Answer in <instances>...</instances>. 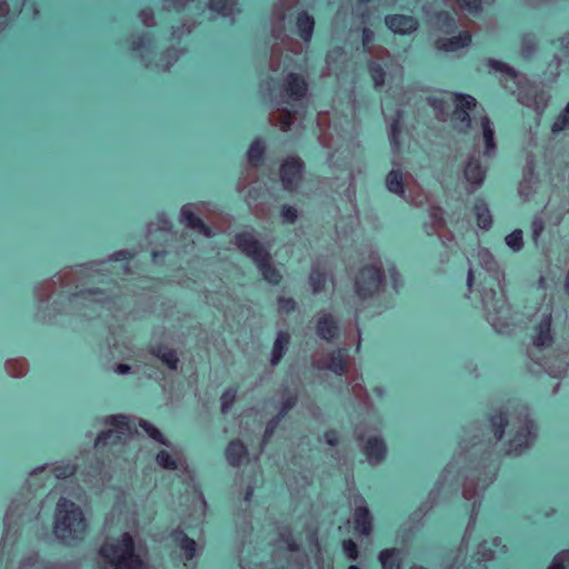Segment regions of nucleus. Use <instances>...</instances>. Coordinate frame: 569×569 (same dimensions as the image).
I'll return each mask as SVG.
<instances>
[{
  "label": "nucleus",
  "mask_w": 569,
  "mask_h": 569,
  "mask_svg": "<svg viewBox=\"0 0 569 569\" xmlns=\"http://www.w3.org/2000/svg\"><path fill=\"white\" fill-rule=\"evenodd\" d=\"M104 423L112 426L114 429L98 435L94 447L99 456L91 458L81 471L82 481L86 485L102 478L107 462L117 458V453L123 450L126 438L137 431L136 423L123 415L109 416Z\"/></svg>",
  "instance_id": "f257e3e1"
},
{
  "label": "nucleus",
  "mask_w": 569,
  "mask_h": 569,
  "mask_svg": "<svg viewBox=\"0 0 569 569\" xmlns=\"http://www.w3.org/2000/svg\"><path fill=\"white\" fill-rule=\"evenodd\" d=\"M53 531L57 539L64 543L82 540L87 531L82 509L73 501L61 497L56 506Z\"/></svg>",
  "instance_id": "f03ea898"
},
{
  "label": "nucleus",
  "mask_w": 569,
  "mask_h": 569,
  "mask_svg": "<svg viewBox=\"0 0 569 569\" xmlns=\"http://www.w3.org/2000/svg\"><path fill=\"white\" fill-rule=\"evenodd\" d=\"M98 553L112 569H148L147 562L136 552V542L130 532L106 540Z\"/></svg>",
  "instance_id": "7ed1b4c3"
},
{
  "label": "nucleus",
  "mask_w": 569,
  "mask_h": 569,
  "mask_svg": "<svg viewBox=\"0 0 569 569\" xmlns=\"http://www.w3.org/2000/svg\"><path fill=\"white\" fill-rule=\"evenodd\" d=\"M385 281L382 269L376 264H366L357 273L355 292L361 299L372 298Z\"/></svg>",
  "instance_id": "20e7f679"
},
{
  "label": "nucleus",
  "mask_w": 569,
  "mask_h": 569,
  "mask_svg": "<svg viewBox=\"0 0 569 569\" xmlns=\"http://www.w3.org/2000/svg\"><path fill=\"white\" fill-rule=\"evenodd\" d=\"M451 98L455 103L452 121L457 126L468 130L472 122L470 112L477 107L476 98L461 92H451Z\"/></svg>",
  "instance_id": "39448f33"
},
{
  "label": "nucleus",
  "mask_w": 569,
  "mask_h": 569,
  "mask_svg": "<svg viewBox=\"0 0 569 569\" xmlns=\"http://www.w3.org/2000/svg\"><path fill=\"white\" fill-rule=\"evenodd\" d=\"M305 163L299 157H288L280 166L279 173L287 191H293L301 182Z\"/></svg>",
  "instance_id": "423d86ee"
},
{
  "label": "nucleus",
  "mask_w": 569,
  "mask_h": 569,
  "mask_svg": "<svg viewBox=\"0 0 569 569\" xmlns=\"http://www.w3.org/2000/svg\"><path fill=\"white\" fill-rule=\"evenodd\" d=\"M234 243L238 249L249 257L254 263L269 252L250 231L236 233Z\"/></svg>",
  "instance_id": "0eeeda50"
},
{
  "label": "nucleus",
  "mask_w": 569,
  "mask_h": 569,
  "mask_svg": "<svg viewBox=\"0 0 569 569\" xmlns=\"http://www.w3.org/2000/svg\"><path fill=\"white\" fill-rule=\"evenodd\" d=\"M385 23L389 30L400 36L411 34L419 27V22L415 17L401 13L387 14Z\"/></svg>",
  "instance_id": "6e6552de"
},
{
  "label": "nucleus",
  "mask_w": 569,
  "mask_h": 569,
  "mask_svg": "<svg viewBox=\"0 0 569 569\" xmlns=\"http://www.w3.org/2000/svg\"><path fill=\"white\" fill-rule=\"evenodd\" d=\"M532 428L533 423L530 420L520 426L515 436L509 440L507 451L515 456H520L529 449L533 439Z\"/></svg>",
  "instance_id": "1a4fd4ad"
},
{
  "label": "nucleus",
  "mask_w": 569,
  "mask_h": 569,
  "mask_svg": "<svg viewBox=\"0 0 569 569\" xmlns=\"http://www.w3.org/2000/svg\"><path fill=\"white\" fill-rule=\"evenodd\" d=\"M282 89L289 99L300 101L308 93V82L302 74L289 72L283 79Z\"/></svg>",
  "instance_id": "9d476101"
},
{
  "label": "nucleus",
  "mask_w": 569,
  "mask_h": 569,
  "mask_svg": "<svg viewBox=\"0 0 569 569\" xmlns=\"http://www.w3.org/2000/svg\"><path fill=\"white\" fill-rule=\"evenodd\" d=\"M472 42V36L469 31H459L457 36L451 38H438L435 42V47L438 51L442 52H455L459 49L467 48Z\"/></svg>",
  "instance_id": "9b49d317"
},
{
  "label": "nucleus",
  "mask_w": 569,
  "mask_h": 569,
  "mask_svg": "<svg viewBox=\"0 0 569 569\" xmlns=\"http://www.w3.org/2000/svg\"><path fill=\"white\" fill-rule=\"evenodd\" d=\"M552 316L548 311L543 313L539 323L533 328L535 335L532 336V342L538 348L549 347L553 342L551 332Z\"/></svg>",
  "instance_id": "f8f14e48"
},
{
  "label": "nucleus",
  "mask_w": 569,
  "mask_h": 569,
  "mask_svg": "<svg viewBox=\"0 0 569 569\" xmlns=\"http://www.w3.org/2000/svg\"><path fill=\"white\" fill-rule=\"evenodd\" d=\"M316 332L320 339L332 342L340 335L338 321L331 315H323L317 320Z\"/></svg>",
  "instance_id": "ddd939ff"
},
{
  "label": "nucleus",
  "mask_w": 569,
  "mask_h": 569,
  "mask_svg": "<svg viewBox=\"0 0 569 569\" xmlns=\"http://www.w3.org/2000/svg\"><path fill=\"white\" fill-rule=\"evenodd\" d=\"M224 456L231 467H240L248 460L247 446L240 439L230 440L226 447Z\"/></svg>",
  "instance_id": "4468645a"
},
{
  "label": "nucleus",
  "mask_w": 569,
  "mask_h": 569,
  "mask_svg": "<svg viewBox=\"0 0 569 569\" xmlns=\"http://www.w3.org/2000/svg\"><path fill=\"white\" fill-rule=\"evenodd\" d=\"M170 538L184 553L186 560L191 561L197 553V543L181 528L170 532Z\"/></svg>",
  "instance_id": "2eb2a0df"
},
{
  "label": "nucleus",
  "mask_w": 569,
  "mask_h": 569,
  "mask_svg": "<svg viewBox=\"0 0 569 569\" xmlns=\"http://www.w3.org/2000/svg\"><path fill=\"white\" fill-rule=\"evenodd\" d=\"M463 176L467 182L476 189L482 184L486 178V169L482 167L478 158L472 157L463 168Z\"/></svg>",
  "instance_id": "dca6fc26"
},
{
  "label": "nucleus",
  "mask_w": 569,
  "mask_h": 569,
  "mask_svg": "<svg viewBox=\"0 0 569 569\" xmlns=\"http://www.w3.org/2000/svg\"><path fill=\"white\" fill-rule=\"evenodd\" d=\"M363 453L371 462H381L387 456V445L379 437H369L363 446Z\"/></svg>",
  "instance_id": "f3484780"
},
{
  "label": "nucleus",
  "mask_w": 569,
  "mask_h": 569,
  "mask_svg": "<svg viewBox=\"0 0 569 569\" xmlns=\"http://www.w3.org/2000/svg\"><path fill=\"white\" fill-rule=\"evenodd\" d=\"M372 516L366 505L357 506L353 511V528L361 536H369L372 531Z\"/></svg>",
  "instance_id": "a211bd4d"
},
{
  "label": "nucleus",
  "mask_w": 569,
  "mask_h": 569,
  "mask_svg": "<svg viewBox=\"0 0 569 569\" xmlns=\"http://www.w3.org/2000/svg\"><path fill=\"white\" fill-rule=\"evenodd\" d=\"M257 268L261 272L262 278L272 286H278L282 280V274L273 266L270 252L264 254L256 262Z\"/></svg>",
  "instance_id": "6ab92c4d"
},
{
  "label": "nucleus",
  "mask_w": 569,
  "mask_h": 569,
  "mask_svg": "<svg viewBox=\"0 0 569 569\" xmlns=\"http://www.w3.org/2000/svg\"><path fill=\"white\" fill-rule=\"evenodd\" d=\"M296 27L298 36L305 41L310 42L315 31V19L306 10H301L296 16Z\"/></svg>",
  "instance_id": "aec40b11"
},
{
  "label": "nucleus",
  "mask_w": 569,
  "mask_h": 569,
  "mask_svg": "<svg viewBox=\"0 0 569 569\" xmlns=\"http://www.w3.org/2000/svg\"><path fill=\"white\" fill-rule=\"evenodd\" d=\"M180 220L189 228L198 231L199 233L210 237L211 228L204 223V221L198 217L190 209L183 207L180 211Z\"/></svg>",
  "instance_id": "412c9836"
},
{
  "label": "nucleus",
  "mask_w": 569,
  "mask_h": 569,
  "mask_svg": "<svg viewBox=\"0 0 569 569\" xmlns=\"http://www.w3.org/2000/svg\"><path fill=\"white\" fill-rule=\"evenodd\" d=\"M290 342V333L288 331H279L272 346L270 362L278 366L283 358L287 347Z\"/></svg>",
  "instance_id": "4be33fe9"
},
{
  "label": "nucleus",
  "mask_w": 569,
  "mask_h": 569,
  "mask_svg": "<svg viewBox=\"0 0 569 569\" xmlns=\"http://www.w3.org/2000/svg\"><path fill=\"white\" fill-rule=\"evenodd\" d=\"M481 129H482V137L485 142V156L491 157L497 149L496 139H495V131L491 126V121L487 116L481 117Z\"/></svg>",
  "instance_id": "5701e85b"
},
{
  "label": "nucleus",
  "mask_w": 569,
  "mask_h": 569,
  "mask_svg": "<svg viewBox=\"0 0 569 569\" xmlns=\"http://www.w3.org/2000/svg\"><path fill=\"white\" fill-rule=\"evenodd\" d=\"M266 156V146L264 142L261 139L253 140L247 151V157L249 163L254 167L259 168L263 164Z\"/></svg>",
  "instance_id": "b1692460"
},
{
  "label": "nucleus",
  "mask_w": 569,
  "mask_h": 569,
  "mask_svg": "<svg viewBox=\"0 0 569 569\" xmlns=\"http://www.w3.org/2000/svg\"><path fill=\"white\" fill-rule=\"evenodd\" d=\"M433 18L440 31L449 34L457 30V20L452 12L439 10L435 13Z\"/></svg>",
  "instance_id": "393cba45"
},
{
  "label": "nucleus",
  "mask_w": 569,
  "mask_h": 569,
  "mask_svg": "<svg viewBox=\"0 0 569 569\" xmlns=\"http://www.w3.org/2000/svg\"><path fill=\"white\" fill-rule=\"evenodd\" d=\"M346 350L337 349L330 353L327 369L337 376H343L347 372Z\"/></svg>",
  "instance_id": "a878e982"
},
{
  "label": "nucleus",
  "mask_w": 569,
  "mask_h": 569,
  "mask_svg": "<svg viewBox=\"0 0 569 569\" xmlns=\"http://www.w3.org/2000/svg\"><path fill=\"white\" fill-rule=\"evenodd\" d=\"M473 210L477 218V226L482 230H489L492 226V217L487 203L482 199H479L475 203Z\"/></svg>",
  "instance_id": "bb28decb"
},
{
  "label": "nucleus",
  "mask_w": 569,
  "mask_h": 569,
  "mask_svg": "<svg viewBox=\"0 0 569 569\" xmlns=\"http://www.w3.org/2000/svg\"><path fill=\"white\" fill-rule=\"evenodd\" d=\"M402 117L403 111L397 110L396 117L390 124V143L393 150L399 151L402 148L401 133H402Z\"/></svg>",
  "instance_id": "cd10ccee"
},
{
  "label": "nucleus",
  "mask_w": 569,
  "mask_h": 569,
  "mask_svg": "<svg viewBox=\"0 0 569 569\" xmlns=\"http://www.w3.org/2000/svg\"><path fill=\"white\" fill-rule=\"evenodd\" d=\"M379 560L383 569H401L400 551L396 548H387L380 551Z\"/></svg>",
  "instance_id": "c85d7f7f"
},
{
  "label": "nucleus",
  "mask_w": 569,
  "mask_h": 569,
  "mask_svg": "<svg viewBox=\"0 0 569 569\" xmlns=\"http://www.w3.org/2000/svg\"><path fill=\"white\" fill-rule=\"evenodd\" d=\"M489 421L492 427L495 439L497 441H501L505 436L506 427L508 426V418L506 413L500 411L498 413L490 415Z\"/></svg>",
  "instance_id": "c756f323"
},
{
  "label": "nucleus",
  "mask_w": 569,
  "mask_h": 569,
  "mask_svg": "<svg viewBox=\"0 0 569 569\" xmlns=\"http://www.w3.org/2000/svg\"><path fill=\"white\" fill-rule=\"evenodd\" d=\"M386 186L390 192L396 193L398 196H402L405 193V184H403L401 171L400 170L389 171L386 177Z\"/></svg>",
  "instance_id": "7c9ffc66"
},
{
  "label": "nucleus",
  "mask_w": 569,
  "mask_h": 569,
  "mask_svg": "<svg viewBox=\"0 0 569 569\" xmlns=\"http://www.w3.org/2000/svg\"><path fill=\"white\" fill-rule=\"evenodd\" d=\"M487 66L489 67V69L501 73L502 76L510 80H516L518 77V71L503 61L489 58L487 61Z\"/></svg>",
  "instance_id": "2f4dec72"
},
{
  "label": "nucleus",
  "mask_w": 569,
  "mask_h": 569,
  "mask_svg": "<svg viewBox=\"0 0 569 569\" xmlns=\"http://www.w3.org/2000/svg\"><path fill=\"white\" fill-rule=\"evenodd\" d=\"M309 283L313 293H321L326 289L327 274L319 268H312L309 273Z\"/></svg>",
  "instance_id": "473e14b6"
},
{
  "label": "nucleus",
  "mask_w": 569,
  "mask_h": 569,
  "mask_svg": "<svg viewBox=\"0 0 569 569\" xmlns=\"http://www.w3.org/2000/svg\"><path fill=\"white\" fill-rule=\"evenodd\" d=\"M368 71L370 78L376 88H380L385 84L386 81V71L379 62L369 60L367 62Z\"/></svg>",
  "instance_id": "72a5a7b5"
},
{
  "label": "nucleus",
  "mask_w": 569,
  "mask_h": 569,
  "mask_svg": "<svg viewBox=\"0 0 569 569\" xmlns=\"http://www.w3.org/2000/svg\"><path fill=\"white\" fill-rule=\"evenodd\" d=\"M238 386L227 388L220 397V410L223 415L228 413L236 402Z\"/></svg>",
  "instance_id": "f704fd0d"
},
{
  "label": "nucleus",
  "mask_w": 569,
  "mask_h": 569,
  "mask_svg": "<svg viewBox=\"0 0 569 569\" xmlns=\"http://www.w3.org/2000/svg\"><path fill=\"white\" fill-rule=\"evenodd\" d=\"M138 426L150 437L152 440L167 446L168 441L163 433L151 422L140 419Z\"/></svg>",
  "instance_id": "c9c22d12"
},
{
  "label": "nucleus",
  "mask_w": 569,
  "mask_h": 569,
  "mask_svg": "<svg viewBox=\"0 0 569 569\" xmlns=\"http://www.w3.org/2000/svg\"><path fill=\"white\" fill-rule=\"evenodd\" d=\"M78 471V466L71 462L54 466L53 475L57 479L64 480L73 477Z\"/></svg>",
  "instance_id": "e433bc0d"
},
{
  "label": "nucleus",
  "mask_w": 569,
  "mask_h": 569,
  "mask_svg": "<svg viewBox=\"0 0 569 569\" xmlns=\"http://www.w3.org/2000/svg\"><path fill=\"white\" fill-rule=\"evenodd\" d=\"M569 128V101L566 106L565 110L558 114L552 124H551V131L553 133H560Z\"/></svg>",
  "instance_id": "4c0bfd02"
},
{
  "label": "nucleus",
  "mask_w": 569,
  "mask_h": 569,
  "mask_svg": "<svg viewBox=\"0 0 569 569\" xmlns=\"http://www.w3.org/2000/svg\"><path fill=\"white\" fill-rule=\"evenodd\" d=\"M506 244L513 251H520L523 246L522 230L516 229L505 238Z\"/></svg>",
  "instance_id": "58836bf2"
},
{
  "label": "nucleus",
  "mask_w": 569,
  "mask_h": 569,
  "mask_svg": "<svg viewBox=\"0 0 569 569\" xmlns=\"http://www.w3.org/2000/svg\"><path fill=\"white\" fill-rule=\"evenodd\" d=\"M153 43V38L148 32L140 33L131 42L132 51L148 50Z\"/></svg>",
  "instance_id": "ea45409f"
},
{
  "label": "nucleus",
  "mask_w": 569,
  "mask_h": 569,
  "mask_svg": "<svg viewBox=\"0 0 569 569\" xmlns=\"http://www.w3.org/2000/svg\"><path fill=\"white\" fill-rule=\"evenodd\" d=\"M156 461L160 467L168 470H176L178 468L177 460L163 449L158 451Z\"/></svg>",
  "instance_id": "a19ab883"
},
{
  "label": "nucleus",
  "mask_w": 569,
  "mask_h": 569,
  "mask_svg": "<svg viewBox=\"0 0 569 569\" xmlns=\"http://www.w3.org/2000/svg\"><path fill=\"white\" fill-rule=\"evenodd\" d=\"M342 552L351 561H356L359 558L360 551L357 543L352 539H343L341 542Z\"/></svg>",
  "instance_id": "79ce46f5"
},
{
  "label": "nucleus",
  "mask_w": 569,
  "mask_h": 569,
  "mask_svg": "<svg viewBox=\"0 0 569 569\" xmlns=\"http://www.w3.org/2000/svg\"><path fill=\"white\" fill-rule=\"evenodd\" d=\"M280 539L282 542L286 543V547L289 551H292V552L300 551L301 545L289 529H286L282 532H280Z\"/></svg>",
  "instance_id": "37998d69"
},
{
  "label": "nucleus",
  "mask_w": 569,
  "mask_h": 569,
  "mask_svg": "<svg viewBox=\"0 0 569 569\" xmlns=\"http://www.w3.org/2000/svg\"><path fill=\"white\" fill-rule=\"evenodd\" d=\"M457 2L470 14L478 16L483 11L482 0H457Z\"/></svg>",
  "instance_id": "c03bdc74"
},
{
  "label": "nucleus",
  "mask_w": 569,
  "mask_h": 569,
  "mask_svg": "<svg viewBox=\"0 0 569 569\" xmlns=\"http://www.w3.org/2000/svg\"><path fill=\"white\" fill-rule=\"evenodd\" d=\"M298 398L296 395H290L283 401L281 402V408L278 411V413L274 416V418L279 419L281 421L287 413L293 409V407L297 405Z\"/></svg>",
  "instance_id": "a18cd8bd"
},
{
  "label": "nucleus",
  "mask_w": 569,
  "mask_h": 569,
  "mask_svg": "<svg viewBox=\"0 0 569 569\" xmlns=\"http://www.w3.org/2000/svg\"><path fill=\"white\" fill-rule=\"evenodd\" d=\"M281 421H279V419L272 417L266 425V428H264V431H263V435H262V440H261V445L262 446H266L267 443H269V441L271 440V438L273 437L276 430L278 429L279 425H280Z\"/></svg>",
  "instance_id": "49530a36"
},
{
  "label": "nucleus",
  "mask_w": 569,
  "mask_h": 569,
  "mask_svg": "<svg viewBox=\"0 0 569 569\" xmlns=\"http://www.w3.org/2000/svg\"><path fill=\"white\" fill-rule=\"evenodd\" d=\"M277 302L279 310L286 312L287 315H290L297 310V302L291 297L280 296L278 297Z\"/></svg>",
  "instance_id": "de8ad7c7"
},
{
  "label": "nucleus",
  "mask_w": 569,
  "mask_h": 569,
  "mask_svg": "<svg viewBox=\"0 0 569 569\" xmlns=\"http://www.w3.org/2000/svg\"><path fill=\"white\" fill-rule=\"evenodd\" d=\"M280 216L284 222L293 224L298 219V210L290 204H282Z\"/></svg>",
  "instance_id": "09e8293b"
},
{
  "label": "nucleus",
  "mask_w": 569,
  "mask_h": 569,
  "mask_svg": "<svg viewBox=\"0 0 569 569\" xmlns=\"http://www.w3.org/2000/svg\"><path fill=\"white\" fill-rule=\"evenodd\" d=\"M160 361L170 370H177L179 366V358L173 349H169L161 358Z\"/></svg>",
  "instance_id": "8fccbe9b"
},
{
  "label": "nucleus",
  "mask_w": 569,
  "mask_h": 569,
  "mask_svg": "<svg viewBox=\"0 0 569 569\" xmlns=\"http://www.w3.org/2000/svg\"><path fill=\"white\" fill-rule=\"evenodd\" d=\"M547 569H569V553H558Z\"/></svg>",
  "instance_id": "3c124183"
},
{
  "label": "nucleus",
  "mask_w": 569,
  "mask_h": 569,
  "mask_svg": "<svg viewBox=\"0 0 569 569\" xmlns=\"http://www.w3.org/2000/svg\"><path fill=\"white\" fill-rule=\"evenodd\" d=\"M210 9L218 14L226 16L229 0H209Z\"/></svg>",
  "instance_id": "603ef678"
},
{
  "label": "nucleus",
  "mask_w": 569,
  "mask_h": 569,
  "mask_svg": "<svg viewBox=\"0 0 569 569\" xmlns=\"http://www.w3.org/2000/svg\"><path fill=\"white\" fill-rule=\"evenodd\" d=\"M323 438L327 445L330 447H336L339 443V436L337 430L328 429L323 433Z\"/></svg>",
  "instance_id": "864d4df0"
},
{
  "label": "nucleus",
  "mask_w": 569,
  "mask_h": 569,
  "mask_svg": "<svg viewBox=\"0 0 569 569\" xmlns=\"http://www.w3.org/2000/svg\"><path fill=\"white\" fill-rule=\"evenodd\" d=\"M169 349L170 348H168L163 343H154L149 346L150 355L158 358L159 360L166 352H168Z\"/></svg>",
  "instance_id": "5fc2aeb1"
},
{
  "label": "nucleus",
  "mask_w": 569,
  "mask_h": 569,
  "mask_svg": "<svg viewBox=\"0 0 569 569\" xmlns=\"http://www.w3.org/2000/svg\"><path fill=\"white\" fill-rule=\"evenodd\" d=\"M132 258H133V254L130 251H126V250L117 251L112 254L113 261H120V262H124L127 264L131 261Z\"/></svg>",
  "instance_id": "6e6d98bb"
},
{
  "label": "nucleus",
  "mask_w": 569,
  "mask_h": 569,
  "mask_svg": "<svg viewBox=\"0 0 569 569\" xmlns=\"http://www.w3.org/2000/svg\"><path fill=\"white\" fill-rule=\"evenodd\" d=\"M361 38L363 47H368L373 42L375 33L370 28L365 27L361 30Z\"/></svg>",
  "instance_id": "4d7b16f0"
},
{
  "label": "nucleus",
  "mask_w": 569,
  "mask_h": 569,
  "mask_svg": "<svg viewBox=\"0 0 569 569\" xmlns=\"http://www.w3.org/2000/svg\"><path fill=\"white\" fill-rule=\"evenodd\" d=\"M428 103L435 109V110H442L445 107V100L439 97H429Z\"/></svg>",
  "instance_id": "13d9d810"
},
{
  "label": "nucleus",
  "mask_w": 569,
  "mask_h": 569,
  "mask_svg": "<svg viewBox=\"0 0 569 569\" xmlns=\"http://www.w3.org/2000/svg\"><path fill=\"white\" fill-rule=\"evenodd\" d=\"M389 272H390V276H391L392 281H393V288L397 290V287H398V280H399L400 274H399V272H398V270H397V268H396V267H392V268L389 270Z\"/></svg>",
  "instance_id": "bf43d9fd"
},
{
  "label": "nucleus",
  "mask_w": 569,
  "mask_h": 569,
  "mask_svg": "<svg viewBox=\"0 0 569 569\" xmlns=\"http://www.w3.org/2000/svg\"><path fill=\"white\" fill-rule=\"evenodd\" d=\"M131 370V367L127 363H120L117 366L116 371L121 375L129 373Z\"/></svg>",
  "instance_id": "052dcab7"
},
{
  "label": "nucleus",
  "mask_w": 569,
  "mask_h": 569,
  "mask_svg": "<svg viewBox=\"0 0 569 569\" xmlns=\"http://www.w3.org/2000/svg\"><path fill=\"white\" fill-rule=\"evenodd\" d=\"M473 281H475V272H473V270L470 268V269L468 270V276H467V286H468L469 290H471V289H472V287H473Z\"/></svg>",
  "instance_id": "680f3d73"
},
{
  "label": "nucleus",
  "mask_w": 569,
  "mask_h": 569,
  "mask_svg": "<svg viewBox=\"0 0 569 569\" xmlns=\"http://www.w3.org/2000/svg\"><path fill=\"white\" fill-rule=\"evenodd\" d=\"M252 495H253V488H252L251 486H249V487L247 488V490H246V493H244V498H243V499H244L246 501H249V500L251 499Z\"/></svg>",
  "instance_id": "e2e57ef3"
},
{
  "label": "nucleus",
  "mask_w": 569,
  "mask_h": 569,
  "mask_svg": "<svg viewBox=\"0 0 569 569\" xmlns=\"http://www.w3.org/2000/svg\"><path fill=\"white\" fill-rule=\"evenodd\" d=\"M542 223L541 222H535V236L538 237L540 232L542 231Z\"/></svg>",
  "instance_id": "0e129e2a"
},
{
  "label": "nucleus",
  "mask_w": 569,
  "mask_h": 569,
  "mask_svg": "<svg viewBox=\"0 0 569 569\" xmlns=\"http://www.w3.org/2000/svg\"><path fill=\"white\" fill-rule=\"evenodd\" d=\"M565 290H566L567 295L569 296V270L567 271L566 277H565Z\"/></svg>",
  "instance_id": "69168bd1"
},
{
  "label": "nucleus",
  "mask_w": 569,
  "mask_h": 569,
  "mask_svg": "<svg viewBox=\"0 0 569 569\" xmlns=\"http://www.w3.org/2000/svg\"><path fill=\"white\" fill-rule=\"evenodd\" d=\"M348 569H360V567H359L358 565H355V563H353V565H350V566L348 567Z\"/></svg>",
  "instance_id": "338daca9"
},
{
  "label": "nucleus",
  "mask_w": 569,
  "mask_h": 569,
  "mask_svg": "<svg viewBox=\"0 0 569 569\" xmlns=\"http://www.w3.org/2000/svg\"><path fill=\"white\" fill-rule=\"evenodd\" d=\"M290 117H291V113H290V112H288V117H287V120H286V124H289V122H290Z\"/></svg>",
  "instance_id": "774afa93"
}]
</instances>
